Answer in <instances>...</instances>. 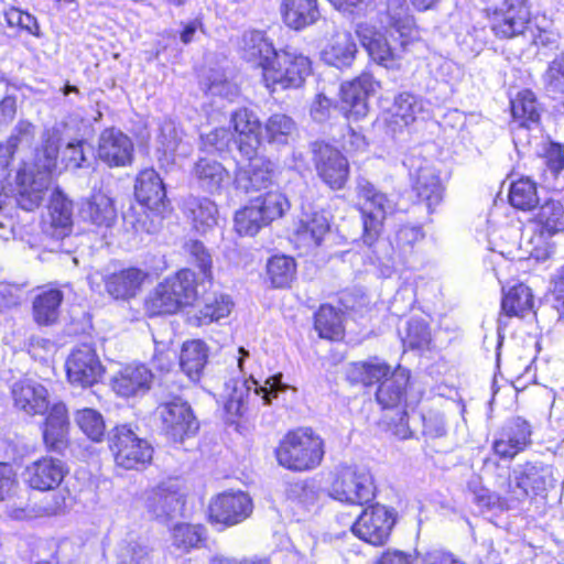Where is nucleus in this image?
I'll list each match as a JSON object with an SVG mask.
<instances>
[{
  "label": "nucleus",
  "instance_id": "nucleus-1",
  "mask_svg": "<svg viewBox=\"0 0 564 564\" xmlns=\"http://www.w3.org/2000/svg\"><path fill=\"white\" fill-rule=\"evenodd\" d=\"M381 23L384 24L391 37L394 33L399 35L398 40H393V44L382 33L366 23L358 24L356 33L375 62L384 67H392L406 46L420 40V30L409 13L405 0H387V10Z\"/></svg>",
  "mask_w": 564,
  "mask_h": 564
},
{
  "label": "nucleus",
  "instance_id": "nucleus-2",
  "mask_svg": "<svg viewBox=\"0 0 564 564\" xmlns=\"http://www.w3.org/2000/svg\"><path fill=\"white\" fill-rule=\"evenodd\" d=\"M553 468L541 462L517 465L509 477L498 485L505 494L506 510L518 509L533 497L542 496L554 486Z\"/></svg>",
  "mask_w": 564,
  "mask_h": 564
},
{
  "label": "nucleus",
  "instance_id": "nucleus-3",
  "mask_svg": "<svg viewBox=\"0 0 564 564\" xmlns=\"http://www.w3.org/2000/svg\"><path fill=\"white\" fill-rule=\"evenodd\" d=\"M324 453V441L308 427L288 432L275 448L279 465L292 471L316 468L321 465Z\"/></svg>",
  "mask_w": 564,
  "mask_h": 564
},
{
  "label": "nucleus",
  "instance_id": "nucleus-4",
  "mask_svg": "<svg viewBox=\"0 0 564 564\" xmlns=\"http://www.w3.org/2000/svg\"><path fill=\"white\" fill-rule=\"evenodd\" d=\"M311 74V61L295 48L280 50L262 74L264 85L272 93L299 88Z\"/></svg>",
  "mask_w": 564,
  "mask_h": 564
},
{
  "label": "nucleus",
  "instance_id": "nucleus-5",
  "mask_svg": "<svg viewBox=\"0 0 564 564\" xmlns=\"http://www.w3.org/2000/svg\"><path fill=\"white\" fill-rule=\"evenodd\" d=\"M328 496L347 505H364L375 498L376 487L370 470L364 466H340L333 475Z\"/></svg>",
  "mask_w": 564,
  "mask_h": 564
},
{
  "label": "nucleus",
  "instance_id": "nucleus-6",
  "mask_svg": "<svg viewBox=\"0 0 564 564\" xmlns=\"http://www.w3.org/2000/svg\"><path fill=\"white\" fill-rule=\"evenodd\" d=\"M356 191L364 226L362 239L372 246L382 231L386 217L394 212V204L364 177L357 180Z\"/></svg>",
  "mask_w": 564,
  "mask_h": 564
},
{
  "label": "nucleus",
  "instance_id": "nucleus-7",
  "mask_svg": "<svg viewBox=\"0 0 564 564\" xmlns=\"http://www.w3.org/2000/svg\"><path fill=\"white\" fill-rule=\"evenodd\" d=\"M290 387L282 382V375L278 373L268 378L263 386L259 384L252 377L249 379H232L225 386L226 412L231 416H241L247 409L251 391L260 395L264 404H270L279 393L285 392Z\"/></svg>",
  "mask_w": 564,
  "mask_h": 564
},
{
  "label": "nucleus",
  "instance_id": "nucleus-8",
  "mask_svg": "<svg viewBox=\"0 0 564 564\" xmlns=\"http://www.w3.org/2000/svg\"><path fill=\"white\" fill-rule=\"evenodd\" d=\"M109 448L118 466L138 469L152 459L153 448L127 425H118L108 434Z\"/></svg>",
  "mask_w": 564,
  "mask_h": 564
},
{
  "label": "nucleus",
  "instance_id": "nucleus-9",
  "mask_svg": "<svg viewBox=\"0 0 564 564\" xmlns=\"http://www.w3.org/2000/svg\"><path fill=\"white\" fill-rule=\"evenodd\" d=\"M487 10L491 29L498 37L512 39L529 28L531 12L527 0H494Z\"/></svg>",
  "mask_w": 564,
  "mask_h": 564
},
{
  "label": "nucleus",
  "instance_id": "nucleus-10",
  "mask_svg": "<svg viewBox=\"0 0 564 564\" xmlns=\"http://www.w3.org/2000/svg\"><path fill=\"white\" fill-rule=\"evenodd\" d=\"M535 232L531 256L536 260H546L551 257L553 246L544 241L560 232H564V206L560 200L549 199L540 206L534 215Z\"/></svg>",
  "mask_w": 564,
  "mask_h": 564
},
{
  "label": "nucleus",
  "instance_id": "nucleus-11",
  "mask_svg": "<svg viewBox=\"0 0 564 564\" xmlns=\"http://www.w3.org/2000/svg\"><path fill=\"white\" fill-rule=\"evenodd\" d=\"M532 426L521 416L508 420L496 433L492 452L501 459L512 460L532 443Z\"/></svg>",
  "mask_w": 564,
  "mask_h": 564
},
{
  "label": "nucleus",
  "instance_id": "nucleus-12",
  "mask_svg": "<svg viewBox=\"0 0 564 564\" xmlns=\"http://www.w3.org/2000/svg\"><path fill=\"white\" fill-rule=\"evenodd\" d=\"M67 380L77 387H91L104 373V367L89 345H80L72 350L65 362Z\"/></svg>",
  "mask_w": 564,
  "mask_h": 564
},
{
  "label": "nucleus",
  "instance_id": "nucleus-13",
  "mask_svg": "<svg viewBox=\"0 0 564 564\" xmlns=\"http://www.w3.org/2000/svg\"><path fill=\"white\" fill-rule=\"evenodd\" d=\"M313 154L319 178L332 189L343 188L349 176L347 159L336 148L323 142L314 143Z\"/></svg>",
  "mask_w": 564,
  "mask_h": 564
},
{
  "label": "nucleus",
  "instance_id": "nucleus-14",
  "mask_svg": "<svg viewBox=\"0 0 564 564\" xmlns=\"http://www.w3.org/2000/svg\"><path fill=\"white\" fill-rule=\"evenodd\" d=\"M394 520L383 506H371L362 511L351 525V532L360 540L371 544H383L391 532Z\"/></svg>",
  "mask_w": 564,
  "mask_h": 564
},
{
  "label": "nucleus",
  "instance_id": "nucleus-15",
  "mask_svg": "<svg viewBox=\"0 0 564 564\" xmlns=\"http://www.w3.org/2000/svg\"><path fill=\"white\" fill-rule=\"evenodd\" d=\"M379 88L370 74H362L340 87V111L347 119L358 120L368 112V98Z\"/></svg>",
  "mask_w": 564,
  "mask_h": 564
},
{
  "label": "nucleus",
  "instance_id": "nucleus-16",
  "mask_svg": "<svg viewBox=\"0 0 564 564\" xmlns=\"http://www.w3.org/2000/svg\"><path fill=\"white\" fill-rule=\"evenodd\" d=\"M252 512V501L242 491L218 495L209 505V517L214 522L234 525L246 520Z\"/></svg>",
  "mask_w": 564,
  "mask_h": 564
},
{
  "label": "nucleus",
  "instance_id": "nucleus-17",
  "mask_svg": "<svg viewBox=\"0 0 564 564\" xmlns=\"http://www.w3.org/2000/svg\"><path fill=\"white\" fill-rule=\"evenodd\" d=\"M132 140L116 128L105 129L98 141V158L110 167L127 166L133 159Z\"/></svg>",
  "mask_w": 564,
  "mask_h": 564
},
{
  "label": "nucleus",
  "instance_id": "nucleus-18",
  "mask_svg": "<svg viewBox=\"0 0 564 564\" xmlns=\"http://www.w3.org/2000/svg\"><path fill=\"white\" fill-rule=\"evenodd\" d=\"M158 411L165 433L174 441H182L185 435L194 434L198 429L191 406L181 399L161 404Z\"/></svg>",
  "mask_w": 564,
  "mask_h": 564
},
{
  "label": "nucleus",
  "instance_id": "nucleus-19",
  "mask_svg": "<svg viewBox=\"0 0 564 564\" xmlns=\"http://www.w3.org/2000/svg\"><path fill=\"white\" fill-rule=\"evenodd\" d=\"M134 195L137 200L153 213L160 226V213L165 208L166 191L162 178L153 169L142 170L134 184Z\"/></svg>",
  "mask_w": 564,
  "mask_h": 564
},
{
  "label": "nucleus",
  "instance_id": "nucleus-20",
  "mask_svg": "<svg viewBox=\"0 0 564 564\" xmlns=\"http://www.w3.org/2000/svg\"><path fill=\"white\" fill-rule=\"evenodd\" d=\"M154 376L145 365L131 364L122 367L111 379L113 391L123 398L142 397L152 387Z\"/></svg>",
  "mask_w": 564,
  "mask_h": 564
},
{
  "label": "nucleus",
  "instance_id": "nucleus-21",
  "mask_svg": "<svg viewBox=\"0 0 564 564\" xmlns=\"http://www.w3.org/2000/svg\"><path fill=\"white\" fill-rule=\"evenodd\" d=\"M66 474L65 464L57 458L45 456L30 463L23 473L25 482L40 491L57 488Z\"/></svg>",
  "mask_w": 564,
  "mask_h": 564
},
{
  "label": "nucleus",
  "instance_id": "nucleus-22",
  "mask_svg": "<svg viewBox=\"0 0 564 564\" xmlns=\"http://www.w3.org/2000/svg\"><path fill=\"white\" fill-rule=\"evenodd\" d=\"M249 163L240 166L236 172L235 184L245 193L260 192L268 189L273 184L274 164L264 156L257 153L247 158Z\"/></svg>",
  "mask_w": 564,
  "mask_h": 564
},
{
  "label": "nucleus",
  "instance_id": "nucleus-23",
  "mask_svg": "<svg viewBox=\"0 0 564 564\" xmlns=\"http://www.w3.org/2000/svg\"><path fill=\"white\" fill-rule=\"evenodd\" d=\"M11 394L14 406L24 414H44L50 405L48 391L33 379H22L13 383Z\"/></svg>",
  "mask_w": 564,
  "mask_h": 564
},
{
  "label": "nucleus",
  "instance_id": "nucleus-24",
  "mask_svg": "<svg viewBox=\"0 0 564 564\" xmlns=\"http://www.w3.org/2000/svg\"><path fill=\"white\" fill-rule=\"evenodd\" d=\"M230 122L236 132V143L245 158H251L261 143V123L257 115L247 108L231 113Z\"/></svg>",
  "mask_w": 564,
  "mask_h": 564
},
{
  "label": "nucleus",
  "instance_id": "nucleus-25",
  "mask_svg": "<svg viewBox=\"0 0 564 564\" xmlns=\"http://www.w3.org/2000/svg\"><path fill=\"white\" fill-rule=\"evenodd\" d=\"M46 417L42 425L45 446L53 452H62L68 444L70 422L68 410L64 402L48 405Z\"/></svg>",
  "mask_w": 564,
  "mask_h": 564
},
{
  "label": "nucleus",
  "instance_id": "nucleus-26",
  "mask_svg": "<svg viewBox=\"0 0 564 564\" xmlns=\"http://www.w3.org/2000/svg\"><path fill=\"white\" fill-rule=\"evenodd\" d=\"M430 116V105L422 97L410 93H401L394 99L390 108V117L387 119L392 129H402L417 119H425Z\"/></svg>",
  "mask_w": 564,
  "mask_h": 564
},
{
  "label": "nucleus",
  "instance_id": "nucleus-27",
  "mask_svg": "<svg viewBox=\"0 0 564 564\" xmlns=\"http://www.w3.org/2000/svg\"><path fill=\"white\" fill-rule=\"evenodd\" d=\"M414 172L411 173L413 180V191L421 202H424L429 212L438 205L443 199L444 187L436 170L427 162L420 163L416 167L412 164Z\"/></svg>",
  "mask_w": 564,
  "mask_h": 564
},
{
  "label": "nucleus",
  "instance_id": "nucleus-28",
  "mask_svg": "<svg viewBox=\"0 0 564 564\" xmlns=\"http://www.w3.org/2000/svg\"><path fill=\"white\" fill-rule=\"evenodd\" d=\"M149 274L139 268H127L105 276L107 293L115 300L128 301L137 296Z\"/></svg>",
  "mask_w": 564,
  "mask_h": 564
},
{
  "label": "nucleus",
  "instance_id": "nucleus-29",
  "mask_svg": "<svg viewBox=\"0 0 564 564\" xmlns=\"http://www.w3.org/2000/svg\"><path fill=\"white\" fill-rule=\"evenodd\" d=\"M147 508L156 519L167 521L183 516L185 496L173 486H160L149 495Z\"/></svg>",
  "mask_w": 564,
  "mask_h": 564
},
{
  "label": "nucleus",
  "instance_id": "nucleus-30",
  "mask_svg": "<svg viewBox=\"0 0 564 564\" xmlns=\"http://www.w3.org/2000/svg\"><path fill=\"white\" fill-rule=\"evenodd\" d=\"M239 48L242 58L261 67L262 74L279 53L265 32L260 30L246 31L241 36Z\"/></svg>",
  "mask_w": 564,
  "mask_h": 564
},
{
  "label": "nucleus",
  "instance_id": "nucleus-31",
  "mask_svg": "<svg viewBox=\"0 0 564 564\" xmlns=\"http://www.w3.org/2000/svg\"><path fill=\"white\" fill-rule=\"evenodd\" d=\"M280 13L284 24L295 31L314 25L322 18L318 0H282Z\"/></svg>",
  "mask_w": 564,
  "mask_h": 564
},
{
  "label": "nucleus",
  "instance_id": "nucleus-32",
  "mask_svg": "<svg viewBox=\"0 0 564 564\" xmlns=\"http://www.w3.org/2000/svg\"><path fill=\"white\" fill-rule=\"evenodd\" d=\"M357 53L354 35L347 30H337L322 52L324 62L337 68L352 64Z\"/></svg>",
  "mask_w": 564,
  "mask_h": 564
},
{
  "label": "nucleus",
  "instance_id": "nucleus-33",
  "mask_svg": "<svg viewBox=\"0 0 564 564\" xmlns=\"http://www.w3.org/2000/svg\"><path fill=\"white\" fill-rule=\"evenodd\" d=\"M17 184L18 205L24 210H34L44 199L48 177L42 173L34 176L25 171H20L17 175Z\"/></svg>",
  "mask_w": 564,
  "mask_h": 564
},
{
  "label": "nucleus",
  "instance_id": "nucleus-34",
  "mask_svg": "<svg viewBox=\"0 0 564 564\" xmlns=\"http://www.w3.org/2000/svg\"><path fill=\"white\" fill-rule=\"evenodd\" d=\"M328 230L329 221L325 213H304L294 231V239L299 246L315 248L321 245Z\"/></svg>",
  "mask_w": 564,
  "mask_h": 564
},
{
  "label": "nucleus",
  "instance_id": "nucleus-35",
  "mask_svg": "<svg viewBox=\"0 0 564 564\" xmlns=\"http://www.w3.org/2000/svg\"><path fill=\"white\" fill-rule=\"evenodd\" d=\"M193 175L198 186L210 194L219 193L229 181L228 171L219 162L207 158L195 163Z\"/></svg>",
  "mask_w": 564,
  "mask_h": 564
},
{
  "label": "nucleus",
  "instance_id": "nucleus-36",
  "mask_svg": "<svg viewBox=\"0 0 564 564\" xmlns=\"http://www.w3.org/2000/svg\"><path fill=\"white\" fill-rule=\"evenodd\" d=\"M84 220L96 226L111 227L117 219L112 199L105 193H94L80 209Z\"/></svg>",
  "mask_w": 564,
  "mask_h": 564
},
{
  "label": "nucleus",
  "instance_id": "nucleus-37",
  "mask_svg": "<svg viewBox=\"0 0 564 564\" xmlns=\"http://www.w3.org/2000/svg\"><path fill=\"white\" fill-rule=\"evenodd\" d=\"M185 213L197 232L205 234L218 221L216 204L206 197H189L185 202Z\"/></svg>",
  "mask_w": 564,
  "mask_h": 564
},
{
  "label": "nucleus",
  "instance_id": "nucleus-38",
  "mask_svg": "<svg viewBox=\"0 0 564 564\" xmlns=\"http://www.w3.org/2000/svg\"><path fill=\"white\" fill-rule=\"evenodd\" d=\"M63 292L58 289H44L33 300V318L42 326L57 322L59 307L63 302Z\"/></svg>",
  "mask_w": 564,
  "mask_h": 564
},
{
  "label": "nucleus",
  "instance_id": "nucleus-39",
  "mask_svg": "<svg viewBox=\"0 0 564 564\" xmlns=\"http://www.w3.org/2000/svg\"><path fill=\"white\" fill-rule=\"evenodd\" d=\"M391 373L390 366L378 358L352 362L347 369V378L354 383H362L364 386L381 383Z\"/></svg>",
  "mask_w": 564,
  "mask_h": 564
},
{
  "label": "nucleus",
  "instance_id": "nucleus-40",
  "mask_svg": "<svg viewBox=\"0 0 564 564\" xmlns=\"http://www.w3.org/2000/svg\"><path fill=\"white\" fill-rule=\"evenodd\" d=\"M409 378L405 369L398 368L392 371L390 377L379 384L376 393L378 403L386 409L398 406L404 398Z\"/></svg>",
  "mask_w": 564,
  "mask_h": 564
},
{
  "label": "nucleus",
  "instance_id": "nucleus-41",
  "mask_svg": "<svg viewBox=\"0 0 564 564\" xmlns=\"http://www.w3.org/2000/svg\"><path fill=\"white\" fill-rule=\"evenodd\" d=\"M205 281L197 282L196 274L189 269L180 270L175 275L166 278L163 283L172 292L181 306L193 305L198 297V286H203Z\"/></svg>",
  "mask_w": 564,
  "mask_h": 564
},
{
  "label": "nucleus",
  "instance_id": "nucleus-42",
  "mask_svg": "<svg viewBox=\"0 0 564 564\" xmlns=\"http://www.w3.org/2000/svg\"><path fill=\"white\" fill-rule=\"evenodd\" d=\"M262 138L275 147L286 145L296 131L295 121L285 113L271 115L263 124Z\"/></svg>",
  "mask_w": 564,
  "mask_h": 564
},
{
  "label": "nucleus",
  "instance_id": "nucleus-43",
  "mask_svg": "<svg viewBox=\"0 0 564 564\" xmlns=\"http://www.w3.org/2000/svg\"><path fill=\"white\" fill-rule=\"evenodd\" d=\"M207 358L208 351L204 341H186L180 355V366L189 379L196 381L207 364Z\"/></svg>",
  "mask_w": 564,
  "mask_h": 564
},
{
  "label": "nucleus",
  "instance_id": "nucleus-44",
  "mask_svg": "<svg viewBox=\"0 0 564 564\" xmlns=\"http://www.w3.org/2000/svg\"><path fill=\"white\" fill-rule=\"evenodd\" d=\"M533 308V294L529 286L517 283L503 290L501 311L505 315L522 317Z\"/></svg>",
  "mask_w": 564,
  "mask_h": 564
},
{
  "label": "nucleus",
  "instance_id": "nucleus-45",
  "mask_svg": "<svg viewBox=\"0 0 564 564\" xmlns=\"http://www.w3.org/2000/svg\"><path fill=\"white\" fill-rule=\"evenodd\" d=\"M296 274V263L289 256H273L267 263V275L275 289H285L291 285Z\"/></svg>",
  "mask_w": 564,
  "mask_h": 564
},
{
  "label": "nucleus",
  "instance_id": "nucleus-46",
  "mask_svg": "<svg viewBox=\"0 0 564 564\" xmlns=\"http://www.w3.org/2000/svg\"><path fill=\"white\" fill-rule=\"evenodd\" d=\"M540 105L531 90H521L511 100L512 117L521 127L536 123L540 119Z\"/></svg>",
  "mask_w": 564,
  "mask_h": 564
},
{
  "label": "nucleus",
  "instance_id": "nucleus-47",
  "mask_svg": "<svg viewBox=\"0 0 564 564\" xmlns=\"http://www.w3.org/2000/svg\"><path fill=\"white\" fill-rule=\"evenodd\" d=\"M174 296L163 282L159 283L145 300L147 312L153 316L176 313L182 306Z\"/></svg>",
  "mask_w": 564,
  "mask_h": 564
},
{
  "label": "nucleus",
  "instance_id": "nucleus-48",
  "mask_svg": "<svg viewBox=\"0 0 564 564\" xmlns=\"http://www.w3.org/2000/svg\"><path fill=\"white\" fill-rule=\"evenodd\" d=\"M510 204L521 210H530L539 203L536 184L529 177H521L511 183L509 188Z\"/></svg>",
  "mask_w": 564,
  "mask_h": 564
},
{
  "label": "nucleus",
  "instance_id": "nucleus-49",
  "mask_svg": "<svg viewBox=\"0 0 564 564\" xmlns=\"http://www.w3.org/2000/svg\"><path fill=\"white\" fill-rule=\"evenodd\" d=\"M403 346L409 349L429 348L432 336L429 324L423 318L412 317L403 330H399Z\"/></svg>",
  "mask_w": 564,
  "mask_h": 564
},
{
  "label": "nucleus",
  "instance_id": "nucleus-50",
  "mask_svg": "<svg viewBox=\"0 0 564 564\" xmlns=\"http://www.w3.org/2000/svg\"><path fill=\"white\" fill-rule=\"evenodd\" d=\"M61 134L57 129H45L42 133V145L36 151L39 170L51 172L56 166L59 152Z\"/></svg>",
  "mask_w": 564,
  "mask_h": 564
},
{
  "label": "nucleus",
  "instance_id": "nucleus-51",
  "mask_svg": "<svg viewBox=\"0 0 564 564\" xmlns=\"http://www.w3.org/2000/svg\"><path fill=\"white\" fill-rule=\"evenodd\" d=\"M315 329L323 338H341L344 327L340 314L330 305H322L315 314Z\"/></svg>",
  "mask_w": 564,
  "mask_h": 564
},
{
  "label": "nucleus",
  "instance_id": "nucleus-52",
  "mask_svg": "<svg viewBox=\"0 0 564 564\" xmlns=\"http://www.w3.org/2000/svg\"><path fill=\"white\" fill-rule=\"evenodd\" d=\"M48 213L51 224L65 235L73 224V203L59 191H55L50 199Z\"/></svg>",
  "mask_w": 564,
  "mask_h": 564
},
{
  "label": "nucleus",
  "instance_id": "nucleus-53",
  "mask_svg": "<svg viewBox=\"0 0 564 564\" xmlns=\"http://www.w3.org/2000/svg\"><path fill=\"white\" fill-rule=\"evenodd\" d=\"M158 143V151L162 152L166 160L172 159L177 152H181L182 155H186L188 152L185 149L180 130L172 120H165L161 123Z\"/></svg>",
  "mask_w": 564,
  "mask_h": 564
},
{
  "label": "nucleus",
  "instance_id": "nucleus-54",
  "mask_svg": "<svg viewBox=\"0 0 564 564\" xmlns=\"http://www.w3.org/2000/svg\"><path fill=\"white\" fill-rule=\"evenodd\" d=\"M467 491L473 496V501L481 509L491 510L494 508L506 509L503 503L505 494L499 489L500 495L491 492L482 485L481 478L473 475L467 481Z\"/></svg>",
  "mask_w": 564,
  "mask_h": 564
},
{
  "label": "nucleus",
  "instance_id": "nucleus-55",
  "mask_svg": "<svg viewBox=\"0 0 564 564\" xmlns=\"http://www.w3.org/2000/svg\"><path fill=\"white\" fill-rule=\"evenodd\" d=\"M252 202L257 208L261 209V215H263L268 225L282 217L290 208L288 198L278 191H269L264 195L258 196Z\"/></svg>",
  "mask_w": 564,
  "mask_h": 564
},
{
  "label": "nucleus",
  "instance_id": "nucleus-56",
  "mask_svg": "<svg viewBox=\"0 0 564 564\" xmlns=\"http://www.w3.org/2000/svg\"><path fill=\"white\" fill-rule=\"evenodd\" d=\"M424 238V232L420 226L402 225L395 231L390 243L393 251L402 259L406 260L412 254L415 243Z\"/></svg>",
  "mask_w": 564,
  "mask_h": 564
},
{
  "label": "nucleus",
  "instance_id": "nucleus-57",
  "mask_svg": "<svg viewBox=\"0 0 564 564\" xmlns=\"http://www.w3.org/2000/svg\"><path fill=\"white\" fill-rule=\"evenodd\" d=\"M265 226L268 223L261 215V209L257 208L252 200L235 215V228L241 236H254Z\"/></svg>",
  "mask_w": 564,
  "mask_h": 564
},
{
  "label": "nucleus",
  "instance_id": "nucleus-58",
  "mask_svg": "<svg viewBox=\"0 0 564 564\" xmlns=\"http://www.w3.org/2000/svg\"><path fill=\"white\" fill-rule=\"evenodd\" d=\"M232 303L227 295H212L204 300V305L196 315L198 324H209L229 315Z\"/></svg>",
  "mask_w": 564,
  "mask_h": 564
},
{
  "label": "nucleus",
  "instance_id": "nucleus-59",
  "mask_svg": "<svg viewBox=\"0 0 564 564\" xmlns=\"http://www.w3.org/2000/svg\"><path fill=\"white\" fill-rule=\"evenodd\" d=\"M75 421L82 432L93 442H101L105 435V421L102 415L90 408H84L75 413Z\"/></svg>",
  "mask_w": 564,
  "mask_h": 564
},
{
  "label": "nucleus",
  "instance_id": "nucleus-60",
  "mask_svg": "<svg viewBox=\"0 0 564 564\" xmlns=\"http://www.w3.org/2000/svg\"><path fill=\"white\" fill-rule=\"evenodd\" d=\"M118 564H153V550L141 541L122 542L117 554Z\"/></svg>",
  "mask_w": 564,
  "mask_h": 564
},
{
  "label": "nucleus",
  "instance_id": "nucleus-61",
  "mask_svg": "<svg viewBox=\"0 0 564 564\" xmlns=\"http://www.w3.org/2000/svg\"><path fill=\"white\" fill-rule=\"evenodd\" d=\"M204 530L200 525L178 523L172 529V544L182 552L197 547L203 541Z\"/></svg>",
  "mask_w": 564,
  "mask_h": 564
},
{
  "label": "nucleus",
  "instance_id": "nucleus-62",
  "mask_svg": "<svg viewBox=\"0 0 564 564\" xmlns=\"http://www.w3.org/2000/svg\"><path fill=\"white\" fill-rule=\"evenodd\" d=\"M543 82L547 91L564 93V51L550 63Z\"/></svg>",
  "mask_w": 564,
  "mask_h": 564
},
{
  "label": "nucleus",
  "instance_id": "nucleus-63",
  "mask_svg": "<svg viewBox=\"0 0 564 564\" xmlns=\"http://www.w3.org/2000/svg\"><path fill=\"white\" fill-rule=\"evenodd\" d=\"M185 249L199 268L203 281L210 282L212 257L205 246L198 240H191L185 245Z\"/></svg>",
  "mask_w": 564,
  "mask_h": 564
},
{
  "label": "nucleus",
  "instance_id": "nucleus-64",
  "mask_svg": "<svg viewBox=\"0 0 564 564\" xmlns=\"http://www.w3.org/2000/svg\"><path fill=\"white\" fill-rule=\"evenodd\" d=\"M412 564H464L452 553L440 549L429 550L426 552H416L412 558Z\"/></svg>",
  "mask_w": 564,
  "mask_h": 564
}]
</instances>
